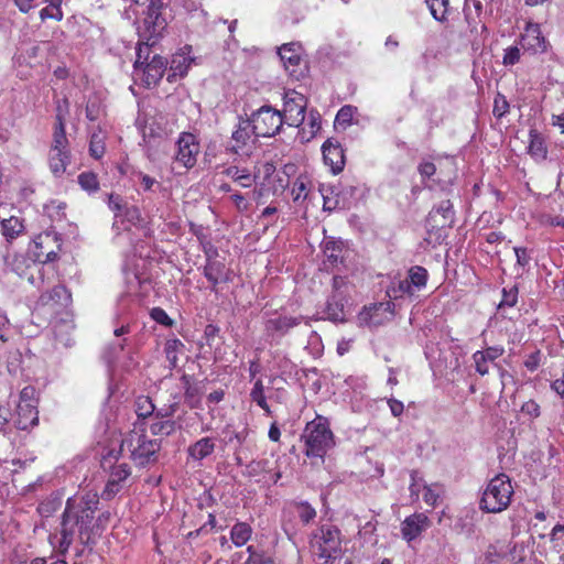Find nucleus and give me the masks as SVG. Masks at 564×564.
I'll return each mask as SVG.
<instances>
[{"mask_svg": "<svg viewBox=\"0 0 564 564\" xmlns=\"http://www.w3.org/2000/svg\"><path fill=\"white\" fill-rule=\"evenodd\" d=\"M97 495L68 498L61 522L59 549L65 552L74 542L88 545L96 535Z\"/></svg>", "mask_w": 564, "mask_h": 564, "instance_id": "nucleus-1", "label": "nucleus"}, {"mask_svg": "<svg viewBox=\"0 0 564 564\" xmlns=\"http://www.w3.org/2000/svg\"><path fill=\"white\" fill-rule=\"evenodd\" d=\"M163 2L162 0H151L148 7L147 17L143 20V28L141 29V37L145 40L144 45H140L137 52V59L134 62V70L143 72V82L150 87L156 85L162 78L166 69V59L158 54H154L150 62V46L155 45L158 39L165 30L167 22L162 14Z\"/></svg>", "mask_w": 564, "mask_h": 564, "instance_id": "nucleus-2", "label": "nucleus"}, {"mask_svg": "<svg viewBox=\"0 0 564 564\" xmlns=\"http://www.w3.org/2000/svg\"><path fill=\"white\" fill-rule=\"evenodd\" d=\"M310 543L317 564H333L341 554V534L335 525H321L313 532Z\"/></svg>", "mask_w": 564, "mask_h": 564, "instance_id": "nucleus-3", "label": "nucleus"}, {"mask_svg": "<svg viewBox=\"0 0 564 564\" xmlns=\"http://www.w3.org/2000/svg\"><path fill=\"white\" fill-rule=\"evenodd\" d=\"M302 440L305 445V455L321 460L335 445L334 434L327 419L319 415L306 424Z\"/></svg>", "mask_w": 564, "mask_h": 564, "instance_id": "nucleus-4", "label": "nucleus"}, {"mask_svg": "<svg viewBox=\"0 0 564 564\" xmlns=\"http://www.w3.org/2000/svg\"><path fill=\"white\" fill-rule=\"evenodd\" d=\"M512 495L513 487L510 478L500 474L494 477L482 491L480 509L491 513L501 512L509 507Z\"/></svg>", "mask_w": 564, "mask_h": 564, "instance_id": "nucleus-5", "label": "nucleus"}, {"mask_svg": "<svg viewBox=\"0 0 564 564\" xmlns=\"http://www.w3.org/2000/svg\"><path fill=\"white\" fill-rule=\"evenodd\" d=\"M160 448V441L149 440L145 434L133 431L122 440L119 452L127 449L132 462L144 467L158 460Z\"/></svg>", "mask_w": 564, "mask_h": 564, "instance_id": "nucleus-6", "label": "nucleus"}, {"mask_svg": "<svg viewBox=\"0 0 564 564\" xmlns=\"http://www.w3.org/2000/svg\"><path fill=\"white\" fill-rule=\"evenodd\" d=\"M251 131L256 137L269 138L275 135L283 126L281 111L271 106H262L250 117Z\"/></svg>", "mask_w": 564, "mask_h": 564, "instance_id": "nucleus-7", "label": "nucleus"}, {"mask_svg": "<svg viewBox=\"0 0 564 564\" xmlns=\"http://www.w3.org/2000/svg\"><path fill=\"white\" fill-rule=\"evenodd\" d=\"M120 452L110 451L101 460L104 469H110L109 478L102 497L111 499L121 489L123 482L131 474L130 467L126 463L117 464Z\"/></svg>", "mask_w": 564, "mask_h": 564, "instance_id": "nucleus-8", "label": "nucleus"}, {"mask_svg": "<svg viewBox=\"0 0 564 564\" xmlns=\"http://www.w3.org/2000/svg\"><path fill=\"white\" fill-rule=\"evenodd\" d=\"M61 238L55 231H44L39 234L30 247V252L34 258V262L44 264L53 262L57 259L61 251Z\"/></svg>", "mask_w": 564, "mask_h": 564, "instance_id": "nucleus-9", "label": "nucleus"}, {"mask_svg": "<svg viewBox=\"0 0 564 564\" xmlns=\"http://www.w3.org/2000/svg\"><path fill=\"white\" fill-rule=\"evenodd\" d=\"M306 98L296 91H288L283 102V123L291 127H300L305 119Z\"/></svg>", "mask_w": 564, "mask_h": 564, "instance_id": "nucleus-10", "label": "nucleus"}, {"mask_svg": "<svg viewBox=\"0 0 564 564\" xmlns=\"http://www.w3.org/2000/svg\"><path fill=\"white\" fill-rule=\"evenodd\" d=\"M198 153L199 143L196 137L192 133L183 132L177 140L174 163L185 170H189L196 164Z\"/></svg>", "mask_w": 564, "mask_h": 564, "instance_id": "nucleus-11", "label": "nucleus"}, {"mask_svg": "<svg viewBox=\"0 0 564 564\" xmlns=\"http://www.w3.org/2000/svg\"><path fill=\"white\" fill-rule=\"evenodd\" d=\"M70 302L72 295L68 290L63 285H56L40 296L36 306L50 314H56L66 308Z\"/></svg>", "mask_w": 564, "mask_h": 564, "instance_id": "nucleus-12", "label": "nucleus"}, {"mask_svg": "<svg viewBox=\"0 0 564 564\" xmlns=\"http://www.w3.org/2000/svg\"><path fill=\"white\" fill-rule=\"evenodd\" d=\"M4 265L8 270L14 272L20 278H25L31 284H35L34 272H40L36 262L30 260L23 254H10L4 257Z\"/></svg>", "mask_w": 564, "mask_h": 564, "instance_id": "nucleus-13", "label": "nucleus"}, {"mask_svg": "<svg viewBox=\"0 0 564 564\" xmlns=\"http://www.w3.org/2000/svg\"><path fill=\"white\" fill-rule=\"evenodd\" d=\"M430 525L429 517L423 512H416L404 519L401 524V533L405 541L411 542L425 532Z\"/></svg>", "mask_w": 564, "mask_h": 564, "instance_id": "nucleus-14", "label": "nucleus"}, {"mask_svg": "<svg viewBox=\"0 0 564 564\" xmlns=\"http://www.w3.org/2000/svg\"><path fill=\"white\" fill-rule=\"evenodd\" d=\"M302 321L301 316H275L269 318L264 324V330L272 340L280 339L286 335L290 329L297 326Z\"/></svg>", "mask_w": 564, "mask_h": 564, "instance_id": "nucleus-15", "label": "nucleus"}, {"mask_svg": "<svg viewBox=\"0 0 564 564\" xmlns=\"http://www.w3.org/2000/svg\"><path fill=\"white\" fill-rule=\"evenodd\" d=\"M278 54L285 70L289 72L291 76L299 77L300 75H302V72H297V68L300 67L302 62L300 44H283L279 48Z\"/></svg>", "mask_w": 564, "mask_h": 564, "instance_id": "nucleus-16", "label": "nucleus"}, {"mask_svg": "<svg viewBox=\"0 0 564 564\" xmlns=\"http://www.w3.org/2000/svg\"><path fill=\"white\" fill-rule=\"evenodd\" d=\"M323 158L326 165L330 166L334 174L343 171L345 166V154L340 143L335 140H327L322 147Z\"/></svg>", "mask_w": 564, "mask_h": 564, "instance_id": "nucleus-17", "label": "nucleus"}, {"mask_svg": "<svg viewBox=\"0 0 564 564\" xmlns=\"http://www.w3.org/2000/svg\"><path fill=\"white\" fill-rule=\"evenodd\" d=\"M191 46L186 45L172 56L167 82L174 83L177 77L187 74L192 63L195 61L191 55Z\"/></svg>", "mask_w": 564, "mask_h": 564, "instance_id": "nucleus-18", "label": "nucleus"}, {"mask_svg": "<svg viewBox=\"0 0 564 564\" xmlns=\"http://www.w3.org/2000/svg\"><path fill=\"white\" fill-rule=\"evenodd\" d=\"M454 214L451 200H442L430 212L426 224L432 228H449L454 223Z\"/></svg>", "mask_w": 564, "mask_h": 564, "instance_id": "nucleus-19", "label": "nucleus"}, {"mask_svg": "<svg viewBox=\"0 0 564 564\" xmlns=\"http://www.w3.org/2000/svg\"><path fill=\"white\" fill-rule=\"evenodd\" d=\"M521 46L533 53L544 52L546 50V41L541 33L540 25L529 22L521 35Z\"/></svg>", "mask_w": 564, "mask_h": 564, "instance_id": "nucleus-20", "label": "nucleus"}, {"mask_svg": "<svg viewBox=\"0 0 564 564\" xmlns=\"http://www.w3.org/2000/svg\"><path fill=\"white\" fill-rule=\"evenodd\" d=\"M203 274L210 282L214 292H217V285L220 282L229 281L225 263L209 257L203 268Z\"/></svg>", "mask_w": 564, "mask_h": 564, "instance_id": "nucleus-21", "label": "nucleus"}, {"mask_svg": "<svg viewBox=\"0 0 564 564\" xmlns=\"http://www.w3.org/2000/svg\"><path fill=\"white\" fill-rule=\"evenodd\" d=\"M323 252L326 263L332 268H337L339 264L344 263L347 250L343 241L327 240L324 243Z\"/></svg>", "mask_w": 564, "mask_h": 564, "instance_id": "nucleus-22", "label": "nucleus"}, {"mask_svg": "<svg viewBox=\"0 0 564 564\" xmlns=\"http://www.w3.org/2000/svg\"><path fill=\"white\" fill-rule=\"evenodd\" d=\"M37 410L30 403H20L18 405V419L15 425L19 430H28L37 425L39 416Z\"/></svg>", "mask_w": 564, "mask_h": 564, "instance_id": "nucleus-23", "label": "nucleus"}, {"mask_svg": "<svg viewBox=\"0 0 564 564\" xmlns=\"http://www.w3.org/2000/svg\"><path fill=\"white\" fill-rule=\"evenodd\" d=\"M345 296H339L338 294H332L328 299L325 314L326 318L332 322H344L345 321Z\"/></svg>", "mask_w": 564, "mask_h": 564, "instance_id": "nucleus-24", "label": "nucleus"}, {"mask_svg": "<svg viewBox=\"0 0 564 564\" xmlns=\"http://www.w3.org/2000/svg\"><path fill=\"white\" fill-rule=\"evenodd\" d=\"M215 442L212 437H203L192 444L188 447L187 453L194 460H202L215 451Z\"/></svg>", "mask_w": 564, "mask_h": 564, "instance_id": "nucleus-25", "label": "nucleus"}, {"mask_svg": "<svg viewBox=\"0 0 564 564\" xmlns=\"http://www.w3.org/2000/svg\"><path fill=\"white\" fill-rule=\"evenodd\" d=\"M70 162L69 151L50 150L48 163L52 173L59 177L66 172V167Z\"/></svg>", "mask_w": 564, "mask_h": 564, "instance_id": "nucleus-26", "label": "nucleus"}, {"mask_svg": "<svg viewBox=\"0 0 564 564\" xmlns=\"http://www.w3.org/2000/svg\"><path fill=\"white\" fill-rule=\"evenodd\" d=\"M389 303H378L370 307H365L362 312L359 314V321L361 324H367L369 326H377L381 324V318L379 317L380 312H386L389 308Z\"/></svg>", "mask_w": 564, "mask_h": 564, "instance_id": "nucleus-27", "label": "nucleus"}, {"mask_svg": "<svg viewBox=\"0 0 564 564\" xmlns=\"http://www.w3.org/2000/svg\"><path fill=\"white\" fill-rule=\"evenodd\" d=\"M529 137L530 142L528 149L530 155L536 161L544 160L547 154V149L543 137L536 130H531Z\"/></svg>", "mask_w": 564, "mask_h": 564, "instance_id": "nucleus-28", "label": "nucleus"}, {"mask_svg": "<svg viewBox=\"0 0 564 564\" xmlns=\"http://www.w3.org/2000/svg\"><path fill=\"white\" fill-rule=\"evenodd\" d=\"M224 174L245 188L250 187L256 180V176H252L247 169H240L235 165L227 167Z\"/></svg>", "mask_w": 564, "mask_h": 564, "instance_id": "nucleus-29", "label": "nucleus"}, {"mask_svg": "<svg viewBox=\"0 0 564 564\" xmlns=\"http://www.w3.org/2000/svg\"><path fill=\"white\" fill-rule=\"evenodd\" d=\"M252 528L246 522H237L230 531V539L236 546L245 545L251 538Z\"/></svg>", "mask_w": 564, "mask_h": 564, "instance_id": "nucleus-30", "label": "nucleus"}, {"mask_svg": "<svg viewBox=\"0 0 564 564\" xmlns=\"http://www.w3.org/2000/svg\"><path fill=\"white\" fill-rule=\"evenodd\" d=\"M431 15L438 22L447 21L448 0H425Z\"/></svg>", "mask_w": 564, "mask_h": 564, "instance_id": "nucleus-31", "label": "nucleus"}, {"mask_svg": "<svg viewBox=\"0 0 564 564\" xmlns=\"http://www.w3.org/2000/svg\"><path fill=\"white\" fill-rule=\"evenodd\" d=\"M415 290L412 288L408 279L392 282L387 290V294L390 299H399L404 295L412 296Z\"/></svg>", "mask_w": 564, "mask_h": 564, "instance_id": "nucleus-32", "label": "nucleus"}, {"mask_svg": "<svg viewBox=\"0 0 564 564\" xmlns=\"http://www.w3.org/2000/svg\"><path fill=\"white\" fill-rule=\"evenodd\" d=\"M105 139L106 134L100 129L97 132H93L89 143V153L93 158L100 159L105 154Z\"/></svg>", "mask_w": 564, "mask_h": 564, "instance_id": "nucleus-33", "label": "nucleus"}, {"mask_svg": "<svg viewBox=\"0 0 564 564\" xmlns=\"http://www.w3.org/2000/svg\"><path fill=\"white\" fill-rule=\"evenodd\" d=\"M427 276L429 273L425 268L415 265L410 269L409 276L406 279L409 280L412 288L416 291L426 285Z\"/></svg>", "mask_w": 564, "mask_h": 564, "instance_id": "nucleus-34", "label": "nucleus"}, {"mask_svg": "<svg viewBox=\"0 0 564 564\" xmlns=\"http://www.w3.org/2000/svg\"><path fill=\"white\" fill-rule=\"evenodd\" d=\"M411 482L409 486L410 499L412 503L420 500V494L423 492L426 481L420 475L417 470H412L410 474Z\"/></svg>", "mask_w": 564, "mask_h": 564, "instance_id": "nucleus-35", "label": "nucleus"}, {"mask_svg": "<svg viewBox=\"0 0 564 564\" xmlns=\"http://www.w3.org/2000/svg\"><path fill=\"white\" fill-rule=\"evenodd\" d=\"M68 140L66 137L65 126L55 124L53 143L51 150L55 151H68Z\"/></svg>", "mask_w": 564, "mask_h": 564, "instance_id": "nucleus-36", "label": "nucleus"}, {"mask_svg": "<svg viewBox=\"0 0 564 564\" xmlns=\"http://www.w3.org/2000/svg\"><path fill=\"white\" fill-rule=\"evenodd\" d=\"M155 406L149 397L141 395L135 400V413L140 419H147L154 414Z\"/></svg>", "mask_w": 564, "mask_h": 564, "instance_id": "nucleus-37", "label": "nucleus"}, {"mask_svg": "<svg viewBox=\"0 0 564 564\" xmlns=\"http://www.w3.org/2000/svg\"><path fill=\"white\" fill-rule=\"evenodd\" d=\"M251 400L256 402L265 413L271 414L264 395V387L261 380H257L250 393Z\"/></svg>", "mask_w": 564, "mask_h": 564, "instance_id": "nucleus-38", "label": "nucleus"}, {"mask_svg": "<svg viewBox=\"0 0 564 564\" xmlns=\"http://www.w3.org/2000/svg\"><path fill=\"white\" fill-rule=\"evenodd\" d=\"M308 193L310 191L307 188V183L304 180L297 178L293 183L291 188V195L295 204L300 205L304 203L308 197Z\"/></svg>", "mask_w": 564, "mask_h": 564, "instance_id": "nucleus-39", "label": "nucleus"}, {"mask_svg": "<svg viewBox=\"0 0 564 564\" xmlns=\"http://www.w3.org/2000/svg\"><path fill=\"white\" fill-rule=\"evenodd\" d=\"M78 184L84 191L89 193L96 192L99 188L98 177L93 172H83L79 174Z\"/></svg>", "mask_w": 564, "mask_h": 564, "instance_id": "nucleus-40", "label": "nucleus"}, {"mask_svg": "<svg viewBox=\"0 0 564 564\" xmlns=\"http://www.w3.org/2000/svg\"><path fill=\"white\" fill-rule=\"evenodd\" d=\"M104 111L100 99L97 96L89 97L86 105V117L90 121H96L100 118Z\"/></svg>", "mask_w": 564, "mask_h": 564, "instance_id": "nucleus-41", "label": "nucleus"}, {"mask_svg": "<svg viewBox=\"0 0 564 564\" xmlns=\"http://www.w3.org/2000/svg\"><path fill=\"white\" fill-rule=\"evenodd\" d=\"M251 120L242 121L232 132V139L239 144L245 145L250 138Z\"/></svg>", "mask_w": 564, "mask_h": 564, "instance_id": "nucleus-42", "label": "nucleus"}, {"mask_svg": "<svg viewBox=\"0 0 564 564\" xmlns=\"http://www.w3.org/2000/svg\"><path fill=\"white\" fill-rule=\"evenodd\" d=\"M175 429L176 424L171 420L159 421L151 425V432L154 435H170L175 431Z\"/></svg>", "mask_w": 564, "mask_h": 564, "instance_id": "nucleus-43", "label": "nucleus"}, {"mask_svg": "<svg viewBox=\"0 0 564 564\" xmlns=\"http://www.w3.org/2000/svg\"><path fill=\"white\" fill-rule=\"evenodd\" d=\"M441 496V490L437 486H429L427 484L424 487L423 490V500L424 502L431 507L434 508L437 506L438 499Z\"/></svg>", "mask_w": 564, "mask_h": 564, "instance_id": "nucleus-44", "label": "nucleus"}, {"mask_svg": "<svg viewBox=\"0 0 564 564\" xmlns=\"http://www.w3.org/2000/svg\"><path fill=\"white\" fill-rule=\"evenodd\" d=\"M296 512L301 521L305 524L310 523L315 517L316 511L306 502H301L296 506Z\"/></svg>", "mask_w": 564, "mask_h": 564, "instance_id": "nucleus-45", "label": "nucleus"}, {"mask_svg": "<svg viewBox=\"0 0 564 564\" xmlns=\"http://www.w3.org/2000/svg\"><path fill=\"white\" fill-rule=\"evenodd\" d=\"M463 12H464V17H465V20L468 24L470 32L471 33L477 32L480 20H479V18H476V14H474L470 6L468 4V0H465Z\"/></svg>", "mask_w": 564, "mask_h": 564, "instance_id": "nucleus-46", "label": "nucleus"}, {"mask_svg": "<svg viewBox=\"0 0 564 564\" xmlns=\"http://www.w3.org/2000/svg\"><path fill=\"white\" fill-rule=\"evenodd\" d=\"M518 301V289L517 286H512L509 290L503 289L502 291V300L499 303V308H502L505 306L512 307L516 305Z\"/></svg>", "mask_w": 564, "mask_h": 564, "instance_id": "nucleus-47", "label": "nucleus"}, {"mask_svg": "<svg viewBox=\"0 0 564 564\" xmlns=\"http://www.w3.org/2000/svg\"><path fill=\"white\" fill-rule=\"evenodd\" d=\"M473 360L475 369L480 376H485L489 372V362L485 359L482 351L477 350L473 354Z\"/></svg>", "mask_w": 564, "mask_h": 564, "instance_id": "nucleus-48", "label": "nucleus"}, {"mask_svg": "<svg viewBox=\"0 0 564 564\" xmlns=\"http://www.w3.org/2000/svg\"><path fill=\"white\" fill-rule=\"evenodd\" d=\"M11 333V324L7 313L0 308V340L7 343Z\"/></svg>", "mask_w": 564, "mask_h": 564, "instance_id": "nucleus-49", "label": "nucleus"}, {"mask_svg": "<svg viewBox=\"0 0 564 564\" xmlns=\"http://www.w3.org/2000/svg\"><path fill=\"white\" fill-rule=\"evenodd\" d=\"M509 111V102L507 101L506 97L502 95H498L495 98L494 102V115L498 118L503 117Z\"/></svg>", "mask_w": 564, "mask_h": 564, "instance_id": "nucleus-50", "label": "nucleus"}, {"mask_svg": "<svg viewBox=\"0 0 564 564\" xmlns=\"http://www.w3.org/2000/svg\"><path fill=\"white\" fill-rule=\"evenodd\" d=\"M135 176L138 177L143 191H154L155 187H160V183L154 177L143 172H138Z\"/></svg>", "mask_w": 564, "mask_h": 564, "instance_id": "nucleus-51", "label": "nucleus"}, {"mask_svg": "<svg viewBox=\"0 0 564 564\" xmlns=\"http://www.w3.org/2000/svg\"><path fill=\"white\" fill-rule=\"evenodd\" d=\"M520 48L518 46H509L505 50L503 54V64L506 66L508 65H514L520 61Z\"/></svg>", "mask_w": 564, "mask_h": 564, "instance_id": "nucleus-52", "label": "nucleus"}, {"mask_svg": "<svg viewBox=\"0 0 564 564\" xmlns=\"http://www.w3.org/2000/svg\"><path fill=\"white\" fill-rule=\"evenodd\" d=\"M68 109H69V104H68V100L66 98L57 101L56 123L55 124H61L62 123V126H65L66 117H67V113H68Z\"/></svg>", "mask_w": 564, "mask_h": 564, "instance_id": "nucleus-53", "label": "nucleus"}, {"mask_svg": "<svg viewBox=\"0 0 564 564\" xmlns=\"http://www.w3.org/2000/svg\"><path fill=\"white\" fill-rule=\"evenodd\" d=\"M39 15H40V19L42 22H44L47 19H53L55 21H62L64 18L63 10L52 9L48 4L45 8L41 9Z\"/></svg>", "mask_w": 564, "mask_h": 564, "instance_id": "nucleus-54", "label": "nucleus"}, {"mask_svg": "<svg viewBox=\"0 0 564 564\" xmlns=\"http://www.w3.org/2000/svg\"><path fill=\"white\" fill-rule=\"evenodd\" d=\"M150 316L159 324L164 326H171L173 321L166 314V312L161 307H154L150 312Z\"/></svg>", "mask_w": 564, "mask_h": 564, "instance_id": "nucleus-55", "label": "nucleus"}, {"mask_svg": "<svg viewBox=\"0 0 564 564\" xmlns=\"http://www.w3.org/2000/svg\"><path fill=\"white\" fill-rule=\"evenodd\" d=\"M521 412L529 416L530 419H535L538 416H540V405L533 401V400H529L527 402H524L521 406Z\"/></svg>", "mask_w": 564, "mask_h": 564, "instance_id": "nucleus-56", "label": "nucleus"}, {"mask_svg": "<svg viewBox=\"0 0 564 564\" xmlns=\"http://www.w3.org/2000/svg\"><path fill=\"white\" fill-rule=\"evenodd\" d=\"M347 292V281L344 276L335 275L333 278V294L345 296Z\"/></svg>", "mask_w": 564, "mask_h": 564, "instance_id": "nucleus-57", "label": "nucleus"}, {"mask_svg": "<svg viewBox=\"0 0 564 564\" xmlns=\"http://www.w3.org/2000/svg\"><path fill=\"white\" fill-rule=\"evenodd\" d=\"M246 564H274V561L270 555L259 552L258 554L249 555Z\"/></svg>", "mask_w": 564, "mask_h": 564, "instance_id": "nucleus-58", "label": "nucleus"}, {"mask_svg": "<svg viewBox=\"0 0 564 564\" xmlns=\"http://www.w3.org/2000/svg\"><path fill=\"white\" fill-rule=\"evenodd\" d=\"M310 135L314 137L321 129V116L317 111H310L308 115Z\"/></svg>", "mask_w": 564, "mask_h": 564, "instance_id": "nucleus-59", "label": "nucleus"}, {"mask_svg": "<svg viewBox=\"0 0 564 564\" xmlns=\"http://www.w3.org/2000/svg\"><path fill=\"white\" fill-rule=\"evenodd\" d=\"M484 354L485 359H487L488 362H494L497 358L503 355L505 349L500 346H494L488 347L485 350H481Z\"/></svg>", "mask_w": 564, "mask_h": 564, "instance_id": "nucleus-60", "label": "nucleus"}, {"mask_svg": "<svg viewBox=\"0 0 564 564\" xmlns=\"http://www.w3.org/2000/svg\"><path fill=\"white\" fill-rule=\"evenodd\" d=\"M352 119V107L344 106L339 109L336 116V121L338 123H350Z\"/></svg>", "mask_w": 564, "mask_h": 564, "instance_id": "nucleus-61", "label": "nucleus"}, {"mask_svg": "<svg viewBox=\"0 0 564 564\" xmlns=\"http://www.w3.org/2000/svg\"><path fill=\"white\" fill-rule=\"evenodd\" d=\"M108 206L111 210L120 213L126 206L124 200L119 195L110 194L108 197Z\"/></svg>", "mask_w": 564, "mask_h": 564, "instance_id": "nucleus-62", "label": "nucleus"}, {"mask_svg": "<svg viewBox=\"0 0 564 564\" xmlns=\"http://www.w3.org/2000/svg\"><path fill=\"white\" fill-rule=\"evenodd\" d=\"M514 253H516V258H517V263L520 267L524 268L525 265L529 264L530 256H529L528 250L525 248L516 247L514 248Z\"/></svg>", "mask_w": 564, "mask_h": 564, "instance_id": "nucleus-63", "label": "nucleus"}, {"mask_svg": "<svg viewBox=\"0 0 564 564\" xmlns=\"http://www.w3.org/2000/svg\"><path fill=\"white\" fill-rule=\"evenodd\" d=\"M265 460H252L249 465H247V473L249 476H257L265 469Z\"/></svg>", "mask_w": 564, "mask_h": 564, "instance_id": "nucleus-64", "label": "nucleus"}]
</instances>
